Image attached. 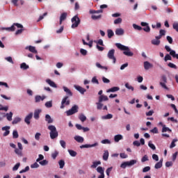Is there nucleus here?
Returning a JSON list of instances; mask_svg holds the SVG:
<instances>
[{
	"label": "nucleus",
	"mask_w": 178,
	"mask_h": 178,
	"mask_svg": "<svg viewBox=\"0 0 178 178\" xmlns=\"http://www.w3.org/2000/svg\"><path fill=\"white\" fill-rule=\"evenodd\" d=\"M115 47L118 48V49H120V51H124L123 54L124 55H126V56H133L134 54L130 51V49L127 46H124L120 43H115Z\"/></svg>",
	"instance_id": "obj_1"
},
{
	"label": "nucleus",
	"mask_w": 178,
	"mask_h": 178,
	"mask_svg": "<svg viewBox=\"0 0 178 178\" xmlns=\"http://www.w3.org/2000/svg\"><path fill=\"white\" fill-rule=\"evenodd\" d=\"M48 129L50 130V138H51V140H54V138H56V137H58V136L56 127L54 125H49L48 127Z\"/></svg>",
	"instance_id": "obj_2"
},
{
	"label": "nucleus",
	"mask_w": 178,
	"mask_h": 178,
	"mask_svg": "<svg viewBox=\"0 0 178 178\" xmlns=\"http://www.w3.org/2000/svg\"><path fill=\"white\" fill-rule=\"evenodd\" d=\"M71 22L72 23V29H76V27H79V24H80L81 21L80 18H79V16L75 15L72 18Z\"/></svg>",
	"instance_id": "obj_3"
},
{
	"label": "nucleus",
	"mask_w": 178,
	"mask_h": 178,
	"mask_svg": "<svg viewBox=\"0 0 178 178\" xmlns=\"http://www.w3.org/2000/svg\"><path fill=\"white\" fill-rule=\"evenodd\" d=\"M79 112V106L74 105L70 110L66 111L67 116H72V115H74V113H77Z\"/></svg>",
	"instance_id": "obj_4"
},
{
	"label": "nucleus",
	"mask_w": 178,
	"mask_h": 178,
	"mask_svg": "<svg viewBox=\"0 0 178 178\" xmlns=\"http://www.w3.org/2000/svg\"><path fill=\"white\" fill-rule=\"evenodd\" d=\"M136 163H137V160H131L130 161H125L120 165V168H122V169H126L127 166H133V165H136Z\"/></svg>",
	"instance_id": "obj_5"
},
{
	"label": "nucleus",
	"mask_w": 178,
	"mask_h": 178,
	"mask_svg": "<svg viewBox=\"0 0 178 178\" xmlns=\"http://www.w3.org/2000/svg\"><path fill=\"white\" fill-rule=\"evenodd\" d=\"M70 105V99H69V96H65L61 101L60 109L65 108V106Z\"/></svg>",
	"instance_id": "obj_6"
},
{
	"label": "nucleus",
	"mask_w": 178,
	"mask_h": 178,
	"mask_svg": "<svg viewBox=\"0 0 178 178\" xmlns=\"http://www.w3.org/2000/svg\"><path fill=\"white\" fill-rule=\"evenodd\" d=\"M107 57L108 58V59L113 60V63H116V57H115V49H111L107 54Z\"/></svg>",
	"instance_id": "obj_7"
},
{
	"label": "nucleus",
	"mask_w": 178,
	"mask_h": 178,
	"mask_svg": "<svg viewBox=\"0 0 178 178\" xmlns=\"http://www.w3.org/2000/svg\"><path fill=\"white\" fill-rule=\"evenodd\" d=\"M15 26H16V27H17V29H23V25H22L20 24L15 23L10 27L4 28L3 29L7 30L8 31H15V30H16V27H15Z\"/></svg>",
	"instance_id": "obj_8"
},
{
	"label": "nucleus",
	"mask_w": 178,
	"mask_h": 178,
	"mask_svg": "<svg viewBox=\"0 0 178 178\" xmlns=\"http://www.w3.org/2000/svg\"><path fill=\"white\" fill-rule=\"evenodd\" d=\"M140 26H142V30L143 31H145V33H149L151 31V28L149 27V25L147 22H141Z\"/></svg>",
	"instance_id": "obj_9"
},
{
	"label": "nucleus",
	"mask_w": 178,
	"mask_h": 178,
	"mask_svg": "<svg viewBox=\"0 0 178 178\" xmlns=\"http://www.w3.org/2000/svg\"><path fill=\"white\" fill-rule=\"evenodd\" d=\"M97 173H99L100 175L98 177V178H105V168L101 167V166H99L97 167Z\"/></svg>",
	"instance_id": "obj_10"
},
{
	"label": "nucleus",
	"mask_w": 178,
	"mask_h": 178,
	"mask_svg": "<svg viewBox=\"0 0 178 178\" xmlns=\"http://www.w3.org/2000/svg\"><path fill=\"white\" fill-rule=\"evenodd\" d=\"M10 129V127H3L1 128V130L3 131H5L3 134V137H6V136H9V134H10V131H9Z\"/></svg>",
	"instance_id": "obj_11"
},
{
	"label": "nucleus",
	"mask_w": 178,
	"mask_h": 178,
	"mask_svg": "<svg viewBox=\"0 0 178 178\" xmlns=\"http://www.w3.org/2000/svg\"><path fill=\"white\" fill-rule=\"evenodd\" d=\"M31 119H33V113H30L25 117L24 122L26 124H30Z\"/></svg>",
	"instance_id": "obj_12"
},
{
	"label": "nucleus",
	"mask_w": 178,
	"mask_h": 178,
	"mask_svg": "<svg viewBox=\"0 0 178 178\" xmlns=\"http://www.w3.org/2000/svg\"><path fill=\"white\" fill-rule=\"evenodd\" d=\"M65 92H66V97H73V92H72V90L70 89L67 88L66 86L63 87Z\"/></svg>",
	"instance_id": "obj_13"
},
{
	"label": "nucleus",
	"mask_w": 178,
	"mask_h": 178,
	"mask_svg": "<svg viewBox=\"0 0 178 178\" xmlns=\"http://www.w3.org/2000/svg\"><path fill=\"white\" fill-rule=\"evenodd\" d=\"M25 49H29V52L32 54H38V51L35 49V47L34 46H27Z\"/></svg>",
	"instance_id": "obj_14"
},
{
	"label": "nucleus",
	"mask_w": 178,
	"mask_h": 178,
	"mask_svg": "<svg viewBox=\"0 0 178 178\" xmlns=\"http://www.w3.org/2000/svg\"><path fill=\"white\" fill-rule=\"evenodd\" d=\"M41 112H42L41 109L35 110L34 115H33L34 119H35L36 120H38L40 119V113H41Z\"/></svg>",
	"instance_id": "obj_15"
},
{
	"label": "nucleus",
	"mask_w": 178,
	"mask_h": 178,
	"mask_svg": "<svg viewBox=\"0 0 178 178\" xmlns=\"http://www.w3.org/2000/svg\"><path fill=\"white\" fill-rule=\"evenodd\" d=\"M98 146V143H95L92 145H82L80 146V148L83 149V148H92V147H97Z\"/></svg>",
	"instance_id": "obj_16"
},
{
	"label": "nucleus",
	"mask_w": 178,
	"mask_h": 178,
	"mask_svg": "<svg viewBox=\"0 0 178 178\" xmlns=\"http://www.w3.org/2000/svg\"><path fill=\"white\" fill-rule=\"evenodd\" d=\"M74 88H76V90H77V91L81 92V94H84L86 91V90L84 88H82L80 86H74Z\"/></svg>",
	"instance_id": "obj_17"
},
{
	"label": "nucleus",
	"mask_w": 178,
	"mask_h": 178,
	"mask_svg": "<svg viewBox=\"0 0 178 178\" xmlns=\"http://www.w3.org/2000/svg\"><path fill=\"white\" fill-rule=\"evenodd\" d=\"M153 65L152 64H151V63L148 62V61H145L144 62V67L145 70H148L149 69H151V67H152Z\"/></svg>",
	"instance_id": "obj_18"
},
{
	"label": "nucleus",
	"mask_w": 178,
	"mask_h": 178,
	"mask_svg": "<svg viewBox=\"0 0 178 178\" xmlns=\"http://www.w3.org/2000/svg\"><path fill=\"white\" fill-rule=\"evenodd\" d=\"M67 17V13H62L60 17V24H62V22H63V20H66Z\"/></svg>",
	"instance_id": "obj_19"
},
{
	"label": "nucleus",
	"mask_w": 178,
	"mask_h": 178,
	"mask_svg": "<svg viewBox=\"0 0 178 178\" xmlns=\"http://www.w3.org/2000/svg\"><path fill=\"white\" fill-rule=\"evenodd\" d=\"M108 96L102 95L99 97V102H104V101H108Z\"/></svg>",
	"instance_id": "obj_20"
},
{
	"label": "nucleus",
	"mask_w": 178,
	"mask_h": 178,
	"mask_svg": "<svg viewBox=\"0 0 178 178\" xmlns=\"http://www.w3.org/2000/svg\"><path fill=\"white\" fill-rule=\"evenodd\" d=\"M115 34L116 35H123V34H124V30L122 28L117 29L115 30Z\"/></svg>",
	"instance_id": "obj_21"
},
{
	"label": "nucleus",
	"mask_w": 178,
	"mask_h": 178,
	"mask_svg": "<svg viewBox=\"0 0 178 178\" xmlns=\"http://www.w3.org/2000/svg\"><path fill=\"white\" fill-rule=\"evenodd\" d=\"M45 99V96L41 97L40 95H36L35 97V102H40V101H44Z\"/></svg>",
	"instance_id": "obj_22"
},
{
	"label": "nucleus",
	"mask_w": 178,
	"mask_h": 178,
	"mask_svg": "<svg viewBox=\"0 0 178 178\" xmlns=\"http://www.w3.org/2000/svg\"><path fill=\"white\" fill-rule=\"evenodd\" d=\"M120 140H123V136L118 134V135H115L114 136V141L115 143H119V141H120Z\"/></svg>",
	"instance_id": "obj_23"
},
{
	"label": "nucleus",
	"mask_w": 178,
	"mask_h": 178,
	"mask_svg": "<svg viewBox=\"0 0 178 178\" xmlns=\"http://www.w3.org/2000/svg\"><path fill=\"white\" fill-rule=\"evenodd\" d=\"M45 120L47 122V123L51 124V123H54V120L51 118V115H49V114H47L45 115Z\"/></svg>",
	"instance_id": "obj_24"
},
{
	"label": "nucleus",
	"mask_w": 178,
	"mask_h": 178,
	"mask_svg": "<svg viewBox=\"0 0 178 178\" xmlns=\"http://www.w3.org/2000/svg\"><path fill=\"white\" fill-rule=\"evenodd\" d=\"M74 138L75 141H77V143H84V138L80 136H76Z\"/></svg>",
	"instance_id": "obj_25"
},
{
	"label": "nucleus",
	"mask_w": 178,
	"mask_h": 178,
	"mask_svg": "<svg viewBox=\"0 0 178 178\" xmlns=\"http://www.w3.org/2000/svg\"><path fill=\"white\" fill-rule=\"evenodd\" d=\"M120 90V87H113L107 90V92H116V91H119Z\"/></svg>",
	"instance_id": "obj_26"
},
{
	"label": "nucleus",
	"mask_w": 178,
	"mask_h": 178,
	"mask_svg": "<svg viewBox=\"0 0 178 178\" xmlns=\"http://www.w3.org/2000/svg\"><path fill=\"white\" fill-rule=\"evenodd\" d=\"M163 162V159H161L159 161V162H157L154 165L155 169H161V168H162Z\"/></svg>",
	"instance_id": "obj_27"
},
{
	"label": "nucleus",
	"mask_w": 178,
	"mask_h": 178,
	"mask_svg": "<svg viewBox=\"0 0 178 178\" xmlns=\"http://www.w3.org/2000/svg\"><path fill=\"white\" fill-rule=\"evenodd\" d=\"M89 13L90 15H94L95 13L98 14V13H104V10H90L89 11Z\"/></svg>",
	"instance_id": "obj_28"
},
{
	"label": "nucleus",
	"mask_w": 178,
	"mask_h": 178,
	"mask_svg": "<svg viewBox=\"0 0 178 178\" xmlns=\"http://www.w3.org/2000/svg\"><path fill=\"white\" fill-rule=\"evenodd\" d=\"M20 1L21 5H23L24 3V1L22 0H11L12 3H13L14 6H19V4L17 3L18 1Z\"/></svg>",
	"instance_id": "obj_29"
},
{
	"label": "nucleus",
	"mask_w": 178,
	"mask_h": 178,
	"mask_svg": "<svg viewBox=\"0 0 178 178\" xmlns=\"http://www.w3.org/2000/svg\"><path fill=\"white\" fill-rule=\"evenodd\" d=\"M46 83H48L51 87H54V88H56V84L55 82L52 81L51 79H47Z\"/></svg>",
	"instance_id": "obj_30"
},
{
	"label": "nucleus",
	"mask_w": 178,
	"mask_h": 178,
	"mask_svg": "<svg viewBox=\"0 0 178 178\" xmlns=\"http://www.w3.org/2000/svg\"><path fill=\"white\" fill-rule=\"evenodd\" d=\"M108 158H109V152L108 150H105L103 154L104 161H108Z\"/></svg>",
	"instance_id": "obj_31"
},
{
	"label": "nucleus",
	"mask_w": 178,
	"mask_h": 178,
	"mask_svg": "<svg viewBox=\"0 0 178 178\" xmlns=\"http://www.w3.org/2000/svg\"><path fill=\"white\" fill-rule=\"evenodd\" d=\"M79 119L81 120V122H84L87 120V117H86L84 114H79Z\"/></svg>",
	"instance_id": "obj_32"
},
{
	"label": "nucleus",
	"mask_w": 178,
	"mask_h": 178,
	"mask_svg": "<svg viewBox=\"0 0 178 178\" xmlns=\"http://www.w3.org/2000/svg\"><path fill=\"white\" fill-rule=\"evenodd\" d=\"M20 122H22V118L16 117L15 118H14L12 123L13 124H17V123H20Z\"/></svg>",
	"instance_id": "obj_33"
},
{
	"label": "nucleus",
	"mask_w": 178,
	"mask_h": 178,
	"mask_svg": "<svg viewBox=\"0 0 178 178\" xmlns=\"http://www.w3.org/2000/svg\"><path fill=\"white\" fill-rule=\"evenodd\" d=\"M166 131L172 133V129H169V127H166V125H163L162 133H166Z\"/></svg>",
	"instance_id": "obj_34"
},
{
	"label": "nucleus",
	"mask_w": 178,
	"mask_h": 178,
	"mask_svg": "<svg viewBox=\"0 0 178 178\" xmlns=\"http://www.w3.org/2000/svg\"><path fill=\"white\" fill-rule=\"evenodd\" d=\"M29 65L27 64H26V63H22L20 65V69H22V70H27V69H29Z\"/></svg>",
	"instance_id": "obj_35"
},
{
	"label": "nucleus",
	"mask_w": 178,
	"mask_h": 178,
	"mask_svg": "<svg viewBox=\"0 0 178 178\" xmlns=\"http://www.w3.org/2000/svg\"><path fill=\"white\" fill-rule=\"evenodd\" d=\"M178 142L177 139H173L172 141L171 142V144L170 145V148H175V147H176V143Z\"/></svg>",
	"instance_id": "obj_36"
},
{
	"label": "nucleus",
	"mask_w": 178,
	"mask_h": 178,
	"mask_svg": "<svg viewBox=\"0 0 178 178\" xmlns=\"http://www.w3.org/2000/svg\"><path fill=\"white\" fill-rule=\"evenodd\" d=\"M170 55H171V56H172V58H176V59H178V54H176V51L175 50H172L170 52Z\"/></svg>",
	"instance_id": "obj_37"
},
{
	"label": "nucleus",
	"mask_w": 178,
	"mask_h": 178,
	"mask_svg": "<svg viewBox=\"0 0 178 178\" xmlns=\"http://www.w3.org/2000/svg\"><path fill=\"white\" fill-rule=\"evenodd\" d=\"M98 165H101V161H94L92 165H91V168L92 169H95V168H97V166H98Z\"/></svg>",
	"instance_id": "obj_38"
},
{
	"label": "nucleus",
	"mask_w": 178,
	"mask_h": 178,
	"mask_svg": "<svg viewBox=\"0 0 178 178\" xmlns=\"http://www.w3.org/2000/svg\"><path fill=\"white\" fill-rule=\"evenodd\" d=\"M107 33H108V37L109 38H112L113 35H115V33H113V31H112V29H108L107 31Z\"/></svg>",
	"instance_id": "obj_39"
},
{
	"label": "nucleus",
	"mask_w": 178,
	"mask_h": 178,
	"mask_svg": "<svg viewBox=\"0 0 178 178\" xmlns=\"http://www.w3.org/2000/svg\"><path fill=\"white\" fill-rule=\"evenodd\" d=\"M101 17H102V15H92L91 16V19H92V20H99V19H101Z\"/></svg>",
	"instance_id": "obj_40"
},
{
	"label": "nucleus",
	"mask_w": 178,
	"mask_h": 178,
	"mask_svg": "<svg viewBox=\"0 0 178 178\" xmlns=\"http://www.w3.org/2000/svg\"><path fill=\"white\" fill-rule=\"evenodd\" d=\"M152 45H159L161 44V40L157 39H154L152 40Z\"/></svg>",
	"instance_id": "obj_41"
},
{
	"label": "nucleus",
	"mask_w": 178,
	"mask_h": 178,
	"mask_svg": "<svg viewBox=\"0 0 178 178\" xmlns=\"http://www.w3.org/2000/svg\"><path fill=\"white\" fill-rule=\"evenodd\" d=\"M125 87L126 88H127L128 90H131V91H134V87H133L131 85H130V83H125Z\"/></svg>",
	"instance_id": "obj_42"
},
{
	"label": "nucleus",
	"mask_w": 178,
	"mask_h": 178,
	"mask_svg": "<svg viewBox=\"0 0 178 178\" xmlns=\"http://www.w3.org/2000/svg\"><path fill=\"white\" fill-rule=\"evenodd\" d=\"M13 116V113L12 112H10V113H7L6 114V118H7V120L10 122L12 121V117Z\"/></svg>",
	"instance_id": "obj_43"
},
{
	"label": "nucleus",
	"mask_w": 178,
	"mask_h": 178,
	"mask_svg": "<svg viewBox=\"0 0 178 178\" xmlns=\"http://www.w3.org/2000/svg\"><path fill=\"white\" fill-rule=\"evenodd\" d=\"M113 118V115L112 114H107L106 115H104L102 117V119L108 120V119H112Z\"/></svg>",
	"instance_id": "obj_44"
},
{
	"label": "nucleus",
	"mask_w": 178,
	"mask_h": 178,
	"mask_svg": "<svg viewBox=\"0 0 178 178\" xmlns=\"http://www.w3.org/2000/svg\"><path fill=\"white\" fill-rule=\"evenodd\" d=\"M58 165L60 166V169H63V168L65 167V161L60 160L58 161Z\"/></svg>",
	"instance_id": "obj_45"
},
{
	"label": "nucleus",
	"mask_w": 178,
	"mask_h": 178,
	"mask_svg": "<svg viewBox=\"0 0 178 178\" xmlns=\"http://www.w3.org/2000/svg\"><path fill=\"white\" fill-rule=\"evenodd\" d=\"M133 27L135 30H138V31H141V30H143V27H141L136 24H133Z\"/></svg>",
	"instance_id": "obj_46"
},
{
	"label": "nucleus",
	"mask_w": 178,
	"mask_h": 178,
	"mask_svg": "<svg viewBox=\"0 0 178 178\" xmlns=\"http://www.w3.org/2000/svg\"><path fill=\"white\" fill-rule=\"evenodd\" d=\"M68 152L71 156H76L77 155V152L72 149H68Z\"/></svg>",
	"instance_id": "obj_47"
},
{
	"label": "nucleus",
	"mask_w": 178,
	"mask_h": 178,
	"mask_svg": "<svg viewBox=\"0 0 178 178\" xmlns=\"http://www.w3.org/2000/svg\"><path fill=\"white\" fill-rule=\"evenodd\" d=\"M96 104H97V108L99 111H101V109H102V107L104 106V104L100 102L96 103Z\"/></svg>",
	"instance_id": "obj_48"
},
{
	"label": "nucleus",
	"mask_w": 178,
	"mask_h": 178,
	"mask_svg": "<svg viewBox=\"0 0 178 178\" xmlns=\"http://www.w3.org/2000/svg\"><path fill=\"white\" fill-rule=\"evenodd\" d=\"M168 67H170L171 69H177V66L176 65H175L173 63H169L168 64Z\"/></svg>",
	"instance_id": "obj_49"
},
{
	"label": "nucleus",
	"mask_w": 178,
	"mask_h": 178,
	"mask_svg": "<svg viewBox=\"0 0 178 178\" xmlns=\"http://www.w3.org/2000/svg\"><path fill=\"white\" fill-rule=\"evenodd\" d=\"M148 146L149 147V148L153 149V151H155V149H156V147H155V145H154L151 141H149L148 143Z\"/></svg>",
	"instance_id": "obj_50"
},
{
	"label": "nucleus",
	"mask_w": 178,
	"mask_h": 178,
	"mask_svg": "<svg viewBox=\"0 0 178 178\" xmlns=\"http://www.w3.org/2000/svg\"><path fill=\"white\" fill-rule=\"evenodd\" d=\"M13 138H19V133H17V131H13Z\"/></svg>",
	"instance_id": "obj_51"
},
{
	"label": "nucleus",
	"mask_w": 178,
	"mask_h": 178,
	"mask_svg": "<svg viewBox=\"0 0 178 178\" xmlns=\"http://www.w3.org/2000/svg\"><path fill=\"white\" fill-rule=\"evenodd\" d=\"M46 108H52V101L47 102L44 104Z\"/></svg>",
	"instance_id": "obj_52"
},
{
	"label": "nucleus",
	"mask_w": 178,
	"mask_h": 178,
	"mask_svg": "<svg viewBox=\"0 0 178 178\" xmlns=\"http://www.w3.org/2000/svg\"><path fill=\"white\" fill-rule=\"evenodd\" d=\"M122 19L120 17L117 18L115 21H114V24H120V23H122Z\"/></svg>",
	"instance_id": "obj_53"
},
{
	"label": "nucleus",
	"mask_w": 178,
	"mask_h": 178,
	"mask_svg": "<svg viewBox=\"0 0 178 178\" xmlns=\"http://www.w3.org/2000/svg\"><path fill=\"white\" fill-rule=\"evenodd\" d=\"M39 163L42 166H45V165H48V161L47 160H43L42 161H40Z\"/></svg>",
	"instance_id": "obj_54"
},
{
	"label": "nucleus",
	"mask_w": 178,
	"mask_h": 178,
	"mask_svg": "<svg viewBox=\"0 0 178 178\" xmlns=\"http://www.w3.org/2000/svg\"><path fill=\"white\" fill-rule=\"evenodd\" d=\"M165 62H168V60H172V56L169 54H166L165 58H164Z\"/></svg>",
	"instance_id": "obj_55"
},
{
	"label": "nucleus",
	"mask_w": 178,
	"mask_h": 178,
	"mask_svg": "<svg viewBox=\"0 0 178 178\" xmlns=\"http://www.w3.org/2000/svg\"><path fill=\"white\" fill-rule=\"evenodd\" d=\"M172 28L174 29L175 31H176L178 33V23L177 22L173 23Z\"/></svg>",
	"instance_id": "obj_56"
},
{
	"label": "nucleus",
	"mask_w": 178,
	"mask_h": 178,
	"mask_svg": "<svg viewBox=\"0 0 178 178\" xmlns=\"http://www.w3.org/2000/svg\"><path fill=\"white\" fill-rule=\"evenodd\" d=\"M29 170H30V167L26 166L24 169L19 171V173H26V172H29Z\"/></svg>",
	"instance_id": "obj_57"
},
{
	"label": "nucleus",
	"mask_w": 178,
	"mask_h": 178,
	"mask_svg": "<svg viewBox=\"0 0 178 178\" xmlns=\"http://www.w3.org/2000/svg\"><path fill=\"white\" fill-rule=\"evenodd\" d=\"M60 144L61 147L63 148H64V149H65V148H66V142H65V140H60Z\"/></svg>",
	"instance_id": "obj_58"
},
{
	"label": "nucleus",
	"mask_w": 178,
	"mask_h": 178,
	"mask_svg": "<svg viewBox=\"0 0 178 178\" xmlns=\"http://www.w3.org/2000/svg\"><path fill=\"white\" fill-rule=\"evenodd\" d=\"M58 155H59V152L58 151H56L51 154V158H53L54 159H56V156H58Z\"/></svg>",
	"instance_id": "obj_59"
},
{
	"label": "nucleus",
	"mask_w": 178,
	"mask_h": 178,
	"mask_svg": "<svg viewBox=\"0 0 178 178\" xmlns=\"http://www.w3.org/2000/svg\"><path fill=\"white\" fill-rule=\"evenodd\" d=\"M112 169H113L112 167H110V168H108L106 169V175H107L108 177H109V175H111V172H112Z\"/></svg>",
	"instance_id": "obj_60"
},
{
	"label": "nucleus",
	"mask_w": 178,
	"mask_h": 178,
	"mask_svg": "<svg viewBox=\"0 0 178 178\" xmlns=\"http://www.w3.org/2000/svg\"><path fill=\"white\" fill-rule=\"evenodd\" d=\"M39 167H40V165H38L37 162L31 165V169H35V168H39Z\"/></svg>",
	"instance_id": "obj_61"
},
{
	"label": "nucleus",
	"mask_w": 178,
	"mask_h": 178,
	"mask_svg": "<svg viewBox=\"0 0 178 178\" xmlns=\"http://www.w3.org/2000/svg\"><path fill=\"white\" fill-rule=\"evenodd\" d=\"M19 168H20V163H17L13 168V171H16V170H17V169H19Z\"/></svg>",
	"instance_id": "obj_62"
},
{
	"label": "nucleus",
	"mask_w": 178,
	"mask_h": 178,
	"mask_svg": "<svg viewBox=\"0 0 178 178\" xmlns=\"http://www.w3.org/2000/svg\"><path fill=\"white\" fill-rule=\"evenodd\" d=\"M80 53L81 54V55H83V56H86V55H87V50L84 49H81Z\"/></svg>",
	"instance_id": "obj_63"
},
{
	"label": "nucleus",
	"mask_w": 178,
	"mask_h": 178,
	"mask_svg": "<svg viewBox=\"0 0 178 178\" xmlns=\"http://www.w3.org/2000/svg\"><path fill=\"white\" fill-rule=\"evenodd\" d=\"M102 144H111V140H109L108 139L102 140Z\"/></svg>",
	"instance_id": "obj_64"
}]
</instances>
